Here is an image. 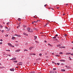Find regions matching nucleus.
<instances>
[{
    "instance_id": "1",
    "label": "nucleus",
    "mask_w": 73,
    "mask_h": 73,
    "mask_svg": "<svg viewBox=\"0 0 73 73\" xmlns=\"http://www.w3.org/2000/svg\"><path fill=\"white\" fill-rule=\"evenodd\" d=\"M27 29L28 32H33V31H30V30H31V28H29V27H28L27 28Z\"/></svg>"
},
{
    "instance_id": "2",
    "label": "nucleus",
    "mask_w": 73,
    "mask_h": 73,
    "mask_svg": "<svg viewBox=\"0 0 73 73\" xmlns=\"http://www.w3.org/2000/svg\"><path fill=\"white\" fill-rule=\"evenodd\" d=\"M16 60V58H13L12 59H10V60H13V61H14L15 60Z\"/></svg>"
},
{
    "instance_id": "3",
    "label": "nucleus",
    "mask_w": 73,
    "mask_h": 73,
    "mask_svg": "<svg viewBox=\"0 0 73 73\" xmlns=\"http://www.w3.org/2000/svg\"><path fill=\"white\" fill-rule=\"evenodd\" d=\"M23 35H25V36H28V34H27L25 33H23Z\"/></svg>"
},
{
    "instance_id": "4",
    "label": "nucleus",
    "mask_w": 73,
    "mask_h": 73,
    "mask_svg": "<svg viewBox=\"0 0 73 73\" xmlns=\"http://www.w3.org/2000/svg\"><path fill=\"white\" fill-rule=\"evenodd\" d=\"M10 70V71H12L13 72H14V69L13 68L11 69Z\"/></svg>"
},
{
    "instance_id": "5",
    "label": "nucleus",
    "mask_w": 73,
    "mask_h": 73,
    "mask_svg": "<svg viewBox=\"0 0 73 73\" xmlns=\"http://www.w3.org/2000/svg\"><path fill=\"white\" fill-rule=\"evenodd\" d=\"M20 50H21L20 49H19L17 50H15V52H20Z\"/></svg>"
},
{
    "instance_id": "6",
    "label": "nucleus",
    "mask_w": 73,
    "mask_h": 73,
    "mask_svg": "<svg viewBox=\"0 0 73 73\" xmlns=\"http://www.w3.org/2000/svg\"><path fill=\"white\" fill-rule=\"evenodd\" d=\"M71 53H67L66 54V55H69V54H70Z\"/></svg>"
},
{
    "instance_id": "7",
    "label": "nucleus",
    "mask_w": 73,
    "mask_h": 73,
    "mask_svg": "<svg viewBox=\"0 0 73 73\" xmlns=\"http://www.w3.org/2000/svg\"><path fill=\"white\" fill-rule=\"evenodd\" d=\"M15 36H17L18 37H21V36L20 35H17V34H15Z\"/></svg>"
},
{
    "instance_id": "8",
    "label": "nucleus",
    "mask_w": 73,
    "mask_h": 73,
    "mask_svg": "<svg viewBox=\"0 0 73 73\" xmlns=\"http://www.w3.org/2000/svg\"><path fill=\"white\" fill-rule=\"evenodd\" d=\"M8 45H9V46H12V44H11L10 43H8Z\"/></svg>"
},
{
    "instance_id": "9",
    "label": "nucleus",
    "mask_w": 73,
    "mask_h": 73,
    "mask_svg": "<svg viewBox=\"0 0 73 73\" xmlns=\"http://www.w3.org/2000/svg\"><path fill=\"white\" fill-rule=\"evenodd\" d=\"M60 61H61L62 62H65V60H60Z\"/></svg>"
},
{
    "instance_id": "10",
    "label": "nucleus",
    "mask_w": 73,
    "mask_h": 73,
    "mask_svg": "<svg viewBox=\"0 0 73 73\" xmlns=\"http://www.w3.org/2000/svg\"><path fill=\"white\" fill-rule=\"evenodd\" d=\"M33 47H31L29 48V49H30V50H32V49H33Z\"/></svg>"
},
{
    "instance_id": "11",
    "label": "nucleus",
    "mask_w": 73,
    "mask_h": 73,
    "mask_svg": "<svg viewBox=\"0 0 73 73\" xmlns=\"http://www.w3.org/2000/svg\"><path fill=\"white\" fill-rule=\"evenodd\" d=\"M34 37L35 38H34V40H36V38H37V37L36 36H35Z\"/></svg>"
},
{
    "instance_id": "12",
    "label": "nucleus",
    "mask_w": 73,
    "mask_h": 73,
    "mask_svg": "<svg viewBox=\"0 0 73 73\" xmlns=\"http://www.w3.org/2000/svg\"><path fill=\"white\" fill-rule=\"evenodd\" d=\"M52 72H53V73H57V72H56V71H55L53 70L52 71Z\"/></svg>"
},
{
    "instance_id": "13",
    "label": "nucleus",
    "mask_w": 73,
    "mask_h": 73,
    "mask_svg": "<svg viewBox=\"0 0 73 73\" xmlns=\"http://www.w3.org/2000/svg\"><path fill=\"white\" fill-rule=\"evenodd\" d=\"M17 65H22V64H17Z\"/></svg>"
},
{
    "instance_id": "14",
    "label": "nucleus",
    "mask_w": 73,
    "mask_h": 73,
    "mask_svg": "<svg viewBox=\"0 0 73 73\" xmlns=\"http://www.w3.org/2000/svg\"><path fill=\"white\" fill-rule=\"evenodd\" d=\"M23 27H24V28H26V27H27V26L25 25H23Z\"/></svg>"
},
{
    "instance_id": "15",
    "label": "nucleus",
    "mask_w": 73,
    "mask_h": 73,
    "mask_svg": "<svg viewBox=\"0 0 73 73\" xmlns=\"http://www.w3.org/2000/svg\"><path fill=\"white\" fill-rule=\"evenodd\" d=\"M48 45H49V46H52V45L50 44L49 43L48 44Z\"/></svg>"
},
{
    "instance_id": "16",
    "label": "nucleus",
    "mask_w": 73,
    "mask_h": 73,
    "mask_svg": "<svg viewBox=\"0 0 73 73\" xmlns=\"http://www.w3.org/2000/svg\"><path fill=\"white\" fill-rule=\"evenodd\" d=\"M48 23H46V25L44 26V27H46V25H48Z\"/></svg>"
},
{
    "instance_id": "17",
    "label": "nucleus",
    "mask_w": 73,
    "mask_h": 73,
    "mask_svg": "<svg viewBox=\"0 0 73 73\" xmlns=\"http://www.w3.org/2000/svg\"><path fill=\"white\" fill-rule=\"evenodd\" d=\"M18 21H21V19L20 18H18Z\"/></svg>"
},
{
    "instance_id": "18",
    "label": "nucleus",
    "mask_w": 73,
    "mask_h": 73,
    "mask_svg": "<svg viewBox=\"0 0 73 73\" xmlns=\"http://www.w3.org/2000/svg\"><path fill=\"white\" fill-rule=\"evenodd\" d=\"M13 62H16V63L17 62V60L14 61Z\"/></svg>"
},
{
    "instance_id": "19",
    "label": "nucleus",
    "mask_w": 73,
    "mask_h": 73,
    "mask_svg": "<svg viewBox=\"0 0 73 73\" xmlns=\"http://www.w3.org/2000/svg\"><path fill=\"white\" fill-rule=\"evenodd\" d=\"M59 54H62L63 53L62 52H60L59 53Z\"/></svg>"
},
{
    "instance_id": "20",
    "label": "nucleus",
    "mask_w": 73,
    "mask_h": 73,
    "mask_svg": "<svg viewBox=\"0 0 73 73\" xmlns=\"http://www.w3.org/2000/svg\"><path fill=\"white\" fill-rule=\"evenodd\" d=\"M15 37H12V40H14V39H15Z\"/></svg>"
},
{
    "instance_id": "21",
    "label": "nucleus",
    "mask_w": 73,
    "mask_h": 73,
    "mask_svg": "<svg viewBox=\"0 0 73 73\" xmlns=\"http://www.w3.org/2000/svg\"><path fill=\"white\" fill-rule=\"evenodd\" d=\"M61 70L62 72H65V70Z\"/></svg>"
},
{
    "instance_id": "22",
    "label": "nucleus",
    "mask_w": 73,
    "mask_h": 73,
    "mask_svg": "<svg viewBox=\"0 0 73 73\" xmlns=\"http://www.w3.org/2000/svg\"><path fill=\"white\" fill-rule=\"evenodd\" d=\"M5 68V67H0V69H2L3 68Z\"/></svg>"
},
{
    "instance_id": "23",
    "label": "nucleus",
    "mask_w": 73,
    "mask_h": 73,
    "mask_svg": "<svg viewBox=\"0 0 73 73\" xmlns=\"http://www.w3.org/2000/svg\"><path fill=\"white\" fill-rule=\"evenodd\" d=\"M34 29H35V30H36V31H37V30H38V29H37L36 28H34Z\"/></svg>"
},
{
    "instance_id": "24",
    "label": "nucleus",
    "mask_w": 73,
    "mask_h": 73,
    "mask_svg": "<svg viewBox=\"0 0 73 73\" xmlns=\"http://www.w3.org/2000/svg\"><path fill=\"white\" fill-rule=\"evenodd\" d=\"M55 56L56 57H60V55H56Z\"/></svg>"
},
{
    "instance_id": "25",
    "label": "nucleus",
    "mask_w": 73,
    "mask_h": 73,
    "mask_svg": "<svg viewBox=\"0 0 73 73\" xmlns=\"http://www.w3.org/2000/svg\"><path fill=\"white\" fill-rule=\"evenodd\" d=\"M9 30H10V29H8L7 30H6V31L7 32H9Z\"/></svg>"
},
{
    "instance_id": "26",
    "label": "nucleus",
    "mask_w": 73,
    "mask_h": 73,
    "mask_svg": "<svg viewBox=\"0 0 73 73\" xmlns=\"http://www.w3.org/2000/svg\"><path fill=\"white\" fill-rule=\"evenodd\" d=\"M39 55L40 56V57H41V56H42V54L41 53L40 54H39Z\"/></svg>"
},
{
    "instance_id": "27",
    "label": "nucleus",
    "mask_w": 73,
    "mask_h": 73,
    "mask_svg": "<svg viewBox=\"0 0 73 73\" xmlns=\"http://www.w3.org/2000/svg\"><path fill=\"white\" fill-rule=\"evenodd\" d=\"M60 44H58L57 45V46L60 47Z\"/></svg>"
},
{
    "instance_id": "28",
    "label": "nucleus",
    "mask_w": 73,
    "mask_h": 73,
    "mask_svg": "<svg viewBox=\"0 0 73 73\" xmlns=\"http://www.w3.org/2000/svg\"><path fill=\"white\" fill-rule=\"evenodd\" d=\"M35 42H36V43H38H38H39V42L36 40H35Z\"/></svg>"
},
{
    "instance_id": "29",
    "label": "nucleus",
    "mask_w": 73,
    "mask_h": 73,
    "mask_svg": "<svg viewBox=\"0 0 73 73\" xmlns=\"http://www.w3.org/2000/svg\"><path fill=\"white\" fill-rule=\"evenodd\" d=\"M52 38H56V36H55L54 37H52Z\"/></svg>"
},
{
    "instance_id": "30",
    "label": "nucleus",
    "mask_w": 73,
    "mask_h": 73,
    "mask_svg": "<svg viewBox=\"0 0 73 73\" xmlns=\"http://www.w3.org/2000/svg\"><path fill=\"white\" fill-rule=\"evenodd\" d=\"M6 51H8V52H10V50H6Z\"/></svg>"
},
{
    "instance_id": "31",
    "label": "nucleus",
    "mask_w": 73,
    "mask_h": 73,
    "mask_svg": "<svg viewBox=\"0 0 73 73\" xmlns=\"http://www.w3.org/2000/svg\"><path fill=\"white\" fill-rule=\"evenodd\" d=\"M62 48H65V46H62Z\"/></svg>"
},
{
    "instance_id": "32",
    "label": "nucleus",
    "mask_w": 73,
    "mask_h": 73,
    "mask_svg": "<svg viewBox=\"0 0 73 73\" xmlns=\"http://www.w3.org/2000/svg\"><path fill=\"white\" fill-rule=\"evenodd\" d=\"M5 36L6 37H7V36H8V35H7V34H6V35H5Z\"/></svg>"
},
{
    "instance_id": "33",
    "label": "nucleus",
    "mask_w": 73,
    "mask_h": 73,
    "mask_svg": "<svg viewBox=\"0 0 73 73\" xmlns=\"http://www.w3.org/2000/svg\"><path fill=\"white\" fill-rule=\"evenodd\" d=\"M31 72V73H35V71H33Z\"/></svg>"
},
{
    "instance_id": "34",
    "label": "nucleus",
    "mask_w": 73,
    "mask_h": 73,
    "mask_svg": "<svg viewBox=\"0 0 73 73\" xmlns=\"http://www.w3.org/2000/svg\"><path fill=\"white\" fill-rule=\"evenodd\" d=\"M40 60V58L36 59V61H38V60Z\"/></svg>"
},
{
    "instance_id": "35",
    "label": "nucleus",
    "mask_w": 73,
    "mask_h": 73,
    "mask_svg": "<svg viewBox=\"0 0 73 73\" xmlns=\"http://www.w3.org/2000/svg\"><path fill=\"white\" fill-rule=\"evenodd\" d=\"M69 59L70 60H72V59H71V58H70V57H69Z\"/></svg>"
},
{
    "instance_id": "36",
    "label": "nucleus",
    "mask_w": 73,
    "mask_h": 73,
    "mask_svg": "<svg viewBox=\"0 0 73 73\" xmlns=\"http://www.w3.org/2000/svg\"><path fill=\"white\" fill-rule=\"evenodd\" d=\"M25 51H28V50L27 49H25L24 50V52H25Z\"/></svg>"
},
{
    "instance_id": "37",
    "label": "nucleus",
    "mask_w": 73,
    "mask_h": 73,
    "mask_svg": "<svg viewBox=\"0 0 73 73\" xmlns=\"http://www.w3.org/2000/svg\"><path fill=\"white\" fill-rule=\"evenodd\" d=\"M50 72V73H53V71H51Z\"/></svg>"
},
{
    "instance_id": "38",
    "label": "nucleus",
    "mask_w": 73,
    "mask_h": 73,
    "mask_svg": "<svg viewBox=\"0 0 73 73\" xmlns=\"http://www.w3.org/2000/svg\"><path fill=\"white\" fill-rule=\"evenodd\" d=\"M53 70H56V68H53Z\"/></svg>"
},
{
    "instance_id": "39",
    "label": "nucleus",
    "mask_w": 73,
    "mask_h": 73,
    "mask_svg": "<svg viewBox=\"0 0 73 73\" xmlns=\"http://www.w3.org/2000/svg\"><path fill=\"white\" fill-rule=\"evenodd\" d=\"M33 55H34V56L36 55V54L35 53H33Z\"/></svg>"
},
{
    "instance_id": "40",
    "label": "nucleus",
    "mask_w": 73,
    "mask_h": 73,
    "mask_svg": "<svg viewBox=\"0 0 73 73\" xmlns=\"http://www.w3.org/2000/svg\"><path fill=\"white\" fill-rule=\"evenodd\" d=\"M64 36H65V37H66V36H67V34H65Z\"/></svg>"
},
{
    "instance_id": "41",
    "label": "nucleus",
    "mask_w": 73,
    "mask_h": 73,
    "mask_svg": "<svg viewBox=\"0 0 73 73\" xmlns=\"http://www.w3.org/2000/svg\"><path fill=\"white\" fill-rule=\"evenodd\" d=\"M57 65H60V63H57Z\"/></svg>"
},
{
    "instance_id": "42",
    "label": "nucleus",
    "mask_w": 73,
    "mask_h": 73,
    "mask_svg": "<svg viewBox=\"0 0 73 73\" xmlns=\"http://www.w3.org/2000/svg\"><path fill=\"white\" fill-rule=\"evenodd\" d=\"M46 5H47V4L45 5H44V7H46Z\"/></svg>"
},
{
    "instance_id": "43",
    "label": "nucleus",
    "mask_w": 73,
    "mask_h": 73,
    "mask_svg": "<svg viewBox=\"0 0 73 73\" xmlns=\"http://www.w3.org/2000/svg\"><path fill=\"white\" fill-rule=\"evenodd\" d=\"M61 65H64V63H61Z\"/></svg>"
},
{
    "instance_id": "44",
    "label": "nucleus",
    "mask_w": 73,
    "mask_h": 73,
    "mask_svg": "<svg viewBox=\"0 0 73 73\" xmlns=\"http://www.w3.org/2000/svg\"><path fill=\"white\" fill-rule=\"evenodd\" d=\"M1 32L2 33H3V32H4V30H2L1 31Z\"/></svg>"
},
{
    "instance_id": "45",
    "label": "nucleus",
    "mask_w": 73,
    "mask_h": 73,
    "mask_svg": "<svg viewBox=\"0 0 73 73\" xmlns=\"http://www.w3.org/2000/svg\"><path fill=\"white\" fill-rule=\"evenodd\" d=\"M3 44V43L2 42H0V45L1 44Z\"/></svg>"
},
{
    "instance_id": "46",
    "label": "nucleus",
    "mask_w": 73,
    "mask_h": 73,
    "mask_svg": "<svg viewBox=\"0 0 73 73\" xmlns=\"http://www.w3.org/2000/svg\"><path fill=\"white\" fill-rule=\"evenodd\" d=\"M55 41H57V40H58L57 39H55Z\"/></svg>"
},
{
    "instance_id": "47",
    "label": "nucleus",
    "mask_w": 73,
    "mask_h": 73,
    "mask_svg": "<svg viewBox=\"0 0 73 73\" xmlns=\"http://www.w3.org/2000/svg\"><path fill=\"white\" fill-rule=\"evenodd\" d=\"M0 41H3V39H1L0 40Z\"/></svg>"
},
{
    "instance_id": "48",
    "label": "nucleus",
    "mask_w": 73,
    "mask_h": 73,
    "mask_svg": "<svg viewBox=\"0 0 73 73\" xmlns=\"http://www.w3.org/2000/svg\"><path fill=\"white\" fill-rule=\"evenodd\" d=\"M55 36H58V35L56 34V35H55Z\"/></svg>"
},
{
    "instance_id": "49",
    "label": "nucleus",
    "mask_w": 73,
    "mask_h": 73,
    "mask_svg": "<svg viewBox=\"0 0 73 73\" xmlns=\"http://www.w3.org/2000/svg\"><path fill=\"white\" fill-rule=\"evenodd\" d=\"M23 31H25V29H23Z\"/></svg>"
},
{
    "instance_id": "50",
    "label": "nucleus",
    "mask_w": 73,
    "mask_h": 73,
    "mask_svg": "<svg viewBox=\"0 0 73 73\" xmlns=\"http://www.w3.org/2000/svg\"><path fill=\"white\" fill-rule=\"evenodd\" d=\"M21 24V23L20 22L18 25H20Z\"/></svg>"
},
{
    "instance_id": "51",
    "label": "nucleus",
    "mask_w": 73,
    "mask_h": 73,
    "mask_svg": "<svg viewBox=\"0 0 73 73\" xmlns=\"http://www.w3.org/2000/svg\"><path fill=\"white\" fill-rule=\"evenodd\" d=\"M44 42H47L46 41V40H44Z\"/></svg>"
},
{
    "instance_id": "52",
    "label": "nucleus",
    "mask_w": 73,
    "mask_h": 73,
    "mask_svg": "<svg viewBox=\"0 0 73 73\" xmlns=\"http://www.w3.org/2000/svg\"><path fill=\"white\" fill-rule=\"evenodd\" d=\"M34 23H37V22H36V21H34Z\"/></svg>"
},
{
    "instance_id": "53",
    "label": "nucleus",
    "mask_w": 73,
    "mask_h": 73,
    "mask_svg": "<svg viewBox=\"0 0 73 73\" xmlns=\"http://www.w3.org/2000/svg\"><path fill=\"white\" fill-rule=\"evenodd\" d=\"M9 23H7V25H8V24H9Z\"/></svg>"
},
{
    "instance_id": "54",
    "label": "nucleus",
    "mask_w": 73,
    "mask_h": 73,
    "mask_svg": "<svg viewBox=\"0 0 73 73\" xmlns=\"http://www.w3.org/2000/svg\"><path fill=\"white\" fill-rule=\"evenodd\" d=\"M29 54L30 55H33V54Z\"/></svg>"
},
{
    "instance_id": "55",
    "label": "nucleus",
    "mask_w": 73,
    "mask_h": 73,
    "mask_svg": "<svg viewBox=\"0 0 73 73\" xmlns=\"http://www.w3.org/2000/svg\"><path fill=\"white\" fill-rule=\"evenodd\" d=\"M5 28H6V29H8V27H6Z\"/></svg>"
},
{
    "instance_id": "56",
    "label": "nucleus",
    "mask_w": 73,
    "mask_h": 73,
    "mask_svg": "<svg viewBox=\"0 0 73 73\" xmlns=\"http://www.w3.org/2000/svg\"><path fill=\"white\" fill-rule=\"evenodd\" d=\"M52 63H53V64H54L55 62H52Z\"/></svg>"
},
{
    "instance_id": "57",
    "label": "nucleus",
    "mask_w": 73,
    "mask_h": 73,
    "mask_svg": "<svg viewBox=\"0 0 73 73\" xmlns=\"http://www.w3.org/2000/svg\"><path fill=\"white\" fill-rule=\"evenodd\" d=\"M71 56H73V53L71 54Z\"/></svg>"
},
{
    "instance_id": "58",
    "label": "nucleus",
    "mask_w": 73,
    "mask_h": 73,
    "mask_svg": "<svg viewBox=\"0 0 73 73\" xmlns=\"http://www.w3.org/2000/svg\"><path fill=\"white\" fill-rule=\"evenodd\" d=\"M1 28H2L3 27V26H2V25H1Z\"/></svg>"
},
{
    "instance_id": "59",
    "label": "nucleus",
    "mask_w": 73,
    "mask_h": 73,
    "mask_svg": "<svg viewBox=\"0 0 73 73\" xmlns=\"http://www.w3.org/2000/svg\"><path fill=\"white\" fill-rule=\"evenodd\" d=\"M52 55H54V53H52Z\"/></svg>"
},
{
    "instance_id": "60",
    "label": "nucleus",
    "mask_w": 73,
    "mask_h": 73,
    "mask_svg": "<svg viewBox=\"0 0 73 73\" xmlns=\"http://www.w3.org/2000/svg\"><path fill=\"white\" fill-rule=\"evenodd\" d=\"M8 56H9L10 57H11V55H8Z\"/></svg>"
},
{
    "instance_id": "61",
    "label": "nucleus",
    "mask_w": 73,
    "mask_h": 73,
    "mask_svg": "<svg viewBox=\"0 0 73 73\" xmlns=\"http://www.w3.org/2000/svg\"><path fill=\"white\" fill-rule=\"evenodd\" d=\"M31 31H33V29H31Z\"/></svg>"
},
{
    "instance_id": "62",
    "label": "nucleus",
    "mask_w": 73,
    "mask_h": 73,
    "mask_svg": "<svg viewBox=\"0 0 73 73\" xmlns=\"http://www.w3.org/2000/svg\"><path fill=\"white\" fill-rule=\"evenodd\" d=\"M63 15H65V13L63 14Z\"/></svg>"
},
{
    "instance_id": "63",
    "label": "nucleus",
    "mask_w": 73,
    "mask_h": 73,
    "mask_svg": "<svg viewBox=\"0 0 73 73\" xmlns=\"http://www.w3.org/2000/svg\"><path fill=\"white\" fill-rule=\"evenodd\" d=\"M66 5H68V3L66 4Z\"/></svg>"
},
{
    "instance_id": "64",
    "label": "nucleus",
    "mask_w": 73,
    "mask_h": 73,
    "mask_svg": "<svg viewBox=\"0 0 73 73\" xmlns=\"http://www.w3.org/2000/svg\"><path fill=\"white\" fill-rule=\"evenodd\" d=\"M59 48H62V46H61V47H59Z\"/></svg>"
}]
</instances>
